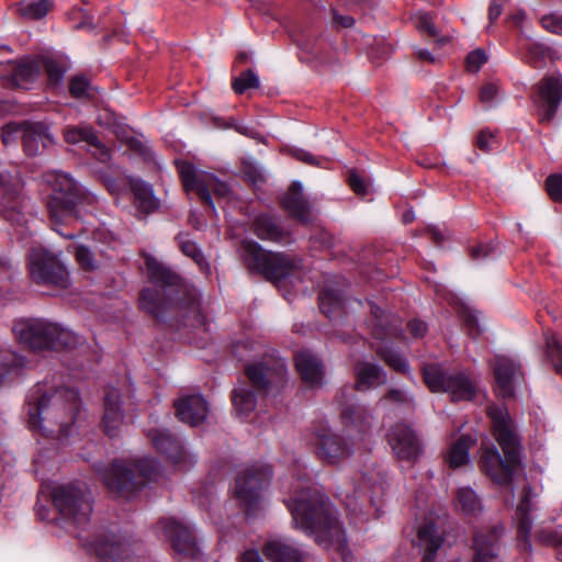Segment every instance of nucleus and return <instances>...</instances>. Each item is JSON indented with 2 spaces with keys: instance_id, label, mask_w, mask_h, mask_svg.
<instances>
[{
  "instance_id": "1",
  "label": "nucleus",
  "mask_w": 562,
  "mask_h": 562,
  "mask_svg": "<svg viewBox=\"0 0 562 562\" xmlns=\"http://www.w3.org/2000/svg\"><path fill=\"white\" fill-rule=\"evenodd\" d=\"M286 505L296 529L315 537L319 544L340 551L346 560L345 531L337 519L336 510L319 488L299 480Z\"/></svg>"
},
{
  "instance_id": "2",
  "label": "nucleus",
  "mask_w": 562,
  "mask_h": 562,
  "mask_svg": "<svg viewBox=\"0 0 562 562\" xmlns=\"http://www.w3.org/2000/svg\"><path fill=\"white\" fill-rule=\"evenodd\" d=\"M25 407L31 430L66 438L72 432L80 401L72 389L37 384L30 391Z\"/></svg>"
},
{
  "instance_id": "3",
  "label": "nucleus",
  "mask_w": 562,
  "mask_h": 562,
  "mask_svg": "<svg viewBox=\"0 0 562 562\" xmlns=\"http://www.w3.org/2000/svg\"><path fill=\"white\" fill-rule=\"evenodd\" d=\"M487 413L504 458L495 446L483 447L480 467L494 483L499 486H508L521 467L520 443L513 420L505 407L490 406Z\"/></svg>"
},
{
  "instance_id": "4",
  "label": "nucleus",
  "mask_w": 562,
  "mask_h": 562,
  "mask_svg": "<svg viewBox=\"0 0 562 562\" xmlns=\"http://www.w3.org/2000/svg\"><path fill=\"white\" fill-rule=\"evenodd\" d=\"M341 422L345 431L339 434L328 425L316 426L312 431V443L318 459L329 465H338L349 459L355 451V440L350 432L352 429L364 434L370 427V416L366 408L359 405H349L341 411Z\"/></svg>"
},
{
  "instance_id": "5",
  "label": "nucleus",
  "mask_w": 562,
  "mask_h": 562,
  "mask_svg": "<svg viewBox=\"0 0 562 562\" xmlns=\"http://www.w3.org/2000/svg\"><path fill=\"white\" fill-rule=\"evenodd\" d=\"M93 470L101 476L109 491L128 497L146 481L157 479L159 463L154 458H144L137 464L123 461H113L108 465L95 463Z\"/></svg>"
},
{
  "instance_id": "6",
  "label": "nucleus",
  "mask_w": 562,
  "mask_h": 562,
  "mask_svg": "<svg viewBox=\"0 0 562 562\" xmlns=\"http://www.w3.org/2000/svg\"><path fill=\"white\" fill-rule=\"evenodd\" d=\"M40 495H47L56 509L60 522L67 527L85 528L90 521L92 503L86 488L68 483H45Z\"/></svg>"
},
{
  "instance_id": "7",
  "label": "nucleus",
  "mask_w": 562,
  "mask_h": 562,
  "mask_svg": "<svg viewBox=\"0 0 562 562\" xmlns=\"http://www.w3.org/2000/svg\"><path fill=\"white\" fill-rule=\"evenodd\" d=\"M13 331L20 342L33 350L72 349L83 341L68 328L41 318L18 321Z\"/></svg>"
},
{
  "instance_id": "8",
  "label": "nucleus",
  "mask_w": 562,
  "mask_h": 562,
  "mask_svg": "<svg viewBox=\"0 0 562 562\" xmlns=\"http://www.w3.org/2000/svg\"><path fill=\"white\" fill-rule=\"evenodd\" d=\"M46 182L52 187V194L48 202L53 228L65 238L72 239L76 233H64L58 225H72L79 220L78 205L81 201L78 184L66 173L54 172L47 175Z\"/></svg>"
},
{
  "instance_id": "9",
  "label": "nucleus",
  "mask_w": 562,
  "mask_h": 562,
  "mask_svg": "<svg viewBox=\"0 0 562 562\" xmlns=\"http://www.w3.org/2000/svg\"><path fill=\"white\" fill-rule=\"evenodd\" d=\"M247 267L266 279L280 282L291 276L301 266V260L282 252L266 251L251 240H244L240 247Z\"/></svg>"
},
{
  "instance_id": "10",
  "label": "nucleus",
  "mask_w": 562,
  "mask_h": 562,
  "mask_svg": "<svg viewBox=\"0 0 562 562\" xmlns=\"http://www.w3.org/2000/svg\"><path fill=\"white\" fill-rule=\"evenodd\" d=\"M424 380L430 391L446 392L454 402L471 401L480 391L476 382L464 372L448 374L436 366L424 369Z\"/></svg>"
},
{
  "instance_id": "11",
  "label": "nucleus",
  "mask_w": 562,
  "mask_h": 562,
  "mask_svg": "<svg viewBox=\"0 0 562 562\" xmlns=\"http://www.w3.org/2000/svg\"><path fill=\"white\" fill-rule=\"evenodd\" d=\"M178 170L188 193L194 192L205 204L215 211L212 194L217 199L229 195V188L220 181L213 173L196 169L192 164L182 161L178 164Z\"/></svg>"
},
{
  "instance_id": "12",
  "label": "nucleus",
  "mask_w": 562,
  "mask_h": 562,
  "mask_svg": "<svg viewBox=\"0 0 562 562\" xmlns=\"http://www.w3.org/2000/svg\"><path fill=\"white\" fill-rule=\"evenodd\" d=\"M27 266L30 277L36 284L68 286V271L56 254L45 248H33Z\"/></svg>"
},
{
  "instance_id": "13",
  "label": "nucleus",
  "mask_w": 562,
  "mask_h": 562,
  "mask_svg": "<svg viewBox=\"0 0 562 562\" xmlns=\"http://www.w3.org/2000/svg\"><path fill=\"white\" fill-rule=\"evenodd\" d=\"M270 480L268 469H246L238 473L235 483V497L250 514L259 506L261 491Z\"/></svg>"
},
{
  "instance_id": "14",
  "label": "nucleus",
  "mask_w": 562,
  "mask_h": 562,
  "mask_svg": "<svg viewBox=\"0 0 562 562\" xmlns=\"http://www.w3.org/2000/svg\"><path fill=\"white\" fill-rule=\"evenodd\" d=\"M26 201L22 194V181L16 176L0 173V213L14 225L25 220Z\"/></svg>"
},
{
  "instance_id": "15",
  "label": "nucleus",
  "mask_w": 562,
  "mask_h": 562,
  "mask_svg": "<svg viewBox=\"0 0 562 562\" xmlns=\"http://www.w3.org/2000/svg\"><path fill=\"white\" fill-rule=\"evenodd\" d=\"M159 526L180 559H187L192 562L198 561L200 550L195 537L188 525L176 518H164L159 521Z\"/></svg>"
},
{
  "instance_id": "16",
  "label": "nucleus",
  "mask_w": 562,
  "mask_h": 562,
  "mask_svg": "<svg viewBox=\"0 0 562 562\" xmlns=\"http://www.w3.org/2000/svg\"><path fill=\"white\" fill-rule=\"evenodd\" d=\"M533 101L539 110L540 121L551 122L562 102V75L553 74L540 80Z\"/></svg>"
},
{
  "instance_id": "17",
  "label": "nucleus",
  "mask_w": 562,
  "mask_h": 562,
  "mask_svg": "<svg viewBox=\"0 0 562 562\" xmlns=\"http://www.w3.org/2000/svg\"><path fill=\"white\" fill-rule=\"evenodd\" d=\"M90 549L104 562H131L132 559L131 541L121 532L98 535Z\"/></svg>"
},
{
  "instance_id": "18",
  "label": "nucleus",
  "mask_w": 562,
  "mask_h": 562,
  "mask_svg": "<svg viewBox=\"0 0 562 562\" xmlns=\"http://www.w3.org/2000/svg\"><path fill=\"white\" fill-rule=\"evenodd\" d=\"M251 385L258 391H267L271 384L283 381L286 366L282 359H267L251 363L245 369Z\"/></svg>"
},
{
  "instance_id": "19",
  "label": "nucleus",
  "mask_w": 562,
  "mask_h": 562,
  "mask_svg": "<svg viewBox=\"0 0 562 562\" xmlns=\"http://www.w3.org/2000/svg\"><path fill=\"white\" fill-rule=\"evenodd\" d=\"M148 436L156 450L165 454L175 465L186 468L193 463L194 457L184 449L178 438L168 431L151 429Z\"/></svg>"
},
{
  "instance_id": "20",
  "label": "nucleus",
  "mask_w": 562,
  "mask_h": 562,
  "mask_svg": "<svg viewBox=\"0 0 562 562\" xmlns=\"http://www.w3.org/2000/svg\"><path fill=\"white\" fill-rule=\"evenodd\" d=\"M42 69L40 60L34 58H23L14 63H10L2 78L4 85L12 88L30 89L37 80Z\"/></svg>"
},
{
  "instance_id": "21",
  "label": "nucleus",
  "mask_w": 562,
  "mask_h": 562,
  "mask_svg": "<svg viewBox=\"0 0 562 562\" xmlns=\"http://www.w3.org/2000/svg\"><path fill=\"white\" fill-rule=\"evenodd\" d=\"M387 440L395 456L412 461L420 453V442L415 432L405 424H396L387 434Z\"/></svg>"
},
{
  "instance_id": "22",
  "label": "nucleus",
  "mask_w": 562,
  "mask_h": 562,
  "mask_svg": "<svg viewBox=\"0 0 562 562\" xmlns=\"http://www.w3.org/2000/svg\"><path fill=\"white\" fill-rule=\"evenodd\" d=\"M176 416L190 426L201 425L207 417L209 404L203 395L182 394L175 401Z\"/></svg>"
},
{
  "instance_id": "23",
  "label": "nucleus",
  "mask_w": 562,
  "mask_h": 562,
  "mask_svg": "<svg viewBox=\"0 0 562 562\" xmlns=\"http://www.w3.org/2000/svg\"><path fill=\"white\" fill-rule=\"evenodd\" d=\"M494 376L496 393L502 397L513 396L515 386L521 378L520 364L507 357H496Z\"/></svg>"
},
{
  "instance_id": "24",
  "label": "nucleus",
  "mask_w": 562,
  "mask_h": 562,
  "mask_svg": "<svg viewBox=\"0 0 562 562\" xmlns=\"http://www.w3.org/2000/svg\"><path fill=\"white\" fill-rule=\"evenodd\" d=\"M503 533L502 526L477 531L473 540V562H497L499 552L498 541Z\"/></svg>"
},
{
  "instance_id": "25",
  "label": "nucleus",
  "mask_w": 562,
  "mask_h": 562,
  "mask_svg": "<svg viewBox=\"0 0 562 562\" xmlns=\"http://www.w3.org/2000/svg\"><path fill=\"white\" fill-rule=\"evenodd\" d=\"M283 209L303 224L314 220L313 209L303 196V188L299 181L291 184L289 192L282 198Z\"/></svg>"
},
{
  "instance_id": "26",
  "label": "nucleus",
  "mask_w": 562,
  "mask_h": 562,
  "mask_svg": "<svg viewBox=\"0 0 562 562\" xmlns=\"http://www.w3.org/2000/svg\"><path fill=\"white\" fill-rule=\"evenodd\" d=\"M121 394L115 387H108L104 395V415L102 425L109 437L117 436L123 424Z\"/></svg>"
},
{
  "instance_id": "27",
  "label": "nucleus",
  "mask_w": 562,
  "mask_h": 562,
  "mask_svg": "<svg viewBox=\"0 0 562 562\" xmlns=\"http://www.w3.org/2000/svg\"><path fill=\"white\" fill-rule=\"evenodd\" d=\"M263 554L271 562H305L306 553L288 539H271L263 546Z\"/></svg>"
},
{
  "instance_id": "28",
  "label": "nucleus",
  "mask_w": 562,
  "mask_h": 562,
  "mask_svg": "<svg viewBox=\"0 0 562 562\" xmlns=\"http://www.w3.org/2000/svg\"><path fill=\"white\" fill-rule=\"evenodd\" d=\"M295 364L306 386L318 387L322 385L324 367L316 355L308 350L299 351L295 356Z\"/></svg>"
},
{
  "instance_id": "29",
  "label": "nucleus",
  "mask_w": 562,
  "mask_h": 562,
  "mask_svg": "<svg viewBox=\"0 0 562 562\" xmlns=\"http://www.w3.org/2000/svg\"><path fill=\"white\" fill-rule=\"evenodd\" d=\"M356 389L367 391L386 382V373L376 363L359 361L355 367Z\"/></svg>"
},
{
  "instance_id": "30",
  "label": "nucleus",
  "mask_w": 562,
  "mask_h": 562,
  "mask_svg": "<svg viewBox=\"0 0 562 562\" xmlns=\"http://www.w3.org/2000/svg\"><path fill=\"white\" fill-rule=\"evenodd\" d=\"M26 367L24 357L11 349L0 350V387L21 376Z\"/></svg>"
},
{
  "instance_id": "31",
  "label": "nucleus",
  "mask_w": 562,
  "mask_h": 562,
  "mask_svg": "<svg viewBox=\"0 0 562 562\" xmlns=\"http://www.w3.org/2000/svg\"><path fill=\"white\" fill-rule=\"evenodd\" d=\"M52 143L53 139L43 124H25L22 144L26 155L35 156Z\"/></svg>"
},
{
  "instance_id": "32",
  "label": "nucleus",
  "mask_w": 562,
  "mask_h": 562,
  "mask_svg": "<svg viewBox=\"0 0 562 562\" xmlns=\"http://www.w3.org/2000/svg\"><path fill=\"white\" fill-rule=\"evenodd\" d=\"M418 547L424 551L423 561L432 562L437 550L442 544V537L432 520H426L418 528Z\"/></svg>"
},
{
  "instance_id": "33",
  "label": "nucleus",
  "mask_w": 562,
  "mask_h": 562,
  "mask_svg": "<svg viewBox=\"0 0 562 562\" xmlns=\"http://www.w3.org/2000/svg\"><path fill=\"white\" fill-rule=\"evenodd\" d=\"M530 509V493L525 490L517 506L518 546L519 549L525 552L531 551V543L528 538L532 527L531 520L528 517Z\"/></svg>"
},
{
  "instance_id": "34",
  "label": "nucleus",
  "mask_w": 562,
  "mask_h": 562,
  "mask_svg": "<svg viewBox=\"0 0 562 562\" xmlns=\"http://www.w3.org/2000/svg\"><path fill=\"white\" fill-rule=\"evenodd\" d=\"M128 189L133 193L135 207L144 214L157 209L158 203L149 184L139 179L130 178Z\"/></svg>"
},
{
  "instance_id": "35",
  "label": "nucleus",
  "mask_w": 562,
  "mask_h": 562,
  "mask_svg": "<svg viewBox=\"0 0 562 562\" xmlns=\"http://www.w3.org/2000/svg\"><path fill=\"white\" fill-rule=\"evenodd\" d=\"M145 266L148 278L155 285L171 288L178 284L179 277L154 257L146 256Z\"/></svg>"
},
{
  "instance_id": "36",
  "label": "nucleus",
  "mask_w": 562,
  "mask_h": 562,
  "mask_svg": "<svg viewBox=\"0 0 562 562\" xmlns=\"http://www.w3.org/2000/svg\"><path fill=\"white\" fill-rule=\"evenodd\" d=\"M474 442L471 436L463 435L450 446L446 454V461L450 468L457 469L470 462L469 451Z\"/></svg>"
},
{
  "instance_id": "37",
  "label": "nucleus",
  "mask_w": 562,
  "mask_h": 562,
  "mask_svg": "<svg viewBox=\"0 0 562 562\" xmlns=\"http://www.w3.org/2000/svg\"><path fill=\"white\" fill-rule=\"evenodd\" d=\"M139 304L143 310L153 316L160 317L162 312L169 310L173 302L165 300L158 289L148 288L140 292Z\"/></svg>"
},
{
  "instance_id": "38",
  "label": "nucleus",
  "mask_w": 562,
  "mask_h": 562,
  "mask_svg": "<svg viewBox=\"0 0 562 562\" xmlns=\"http://www.w3.org/2000/svg\"><path fill=\"white\" fill-rule=\"evenodd\" d=\"M454 505L458 510L468 516H475L483 508L481 498L469 486H461L457 490Z\"/></svg>"
},
{
  "instance_id": "39",
  "label": "nucleus",
  "mask_w": 562,
  "mask_h": 562,
  "mask_svg": "<svg viewBox=\"0 0 562 562\" xmlns=\"http://www.w3.org/2000/svg\"><path fill=\"white\" fill-rule=\"evenodd\" d=\"M254 229L259 238L272 241L279 240L283 235V232L276 223V220L266 214L259 215L255 220Z\"/></svg>"
},
{
  "instance_id": "40",
  "label": "nucleus",
  "mask_w": 562,
  "mask_h": 562,
  "mask_svg": "<svg viewBox=\"0 0 562 562\" xmlns=\"http://www.w3.org/2000/svg\"><path fill=\"white\" fill-rule=\"evenodd\" d=\"M256 396L247 386L234 390L233 404L238 415L247 417L256 408Z\"/></svg>"
},
{
  "instance_id": "41",
  "label": "nucleus",
  "mask_w": 562,
  "mask_h": 562,
  "mask_svg": "<svg viewBox=\"0 0 562 562\" xmlns=\"http://www.w3.org/2000/svg\"><path fill=\"white\" fill-rule=\"evenodd\" d=\"M319 307L325 315L331 317L342 307L341 292L330 288H325L319 294Z\"/></svg>"
},
{
  "instance_id": "42",
  "label": "nucleus",
  "mask_w": 562,
  "mask_h": 562,
  "mask_svg": "<svg viewBox=\"0 0 562 562\" xmlns=\"http://www.w3.org/2000/svg\"><path fill=\"white\" fill-rule=\"evenodd\" d=\"M449 300H451L452 304L457 305V312L463 319L464 324L468 326L470 334L473 336L480 334L481 329L479 324L477 312L470 307L468 304L461 302L454 295H451Z\"/></svg>"
},
{
  "instance_id": "43",
  "label": "nucleus",
  "mask_w": 562,
  "mask_h": 562,
  "mask_svg": "<svg viewBox=\"0 0 562 562\" xmlns=\"http://www.w3.org/2000/svg\"><path fill=\"white\" fill-rule=\"evenodd\" d=\"M376 352L393 370L402 373L408 372L409 366L406 359L386 344L378 346Z\"/></svg>"
},
{
  "instance_id": "44",
  "label": "nucleus",
  "mask_w": 562,
  "mask_h": 562,
  "mask_svg": "<svg viewBox=\"0 0 562 562\" xmlns=\"http://www.w3.org/2000/svg\"><path fill=\"white\" fill-rule=\"evenodd\" d=\"M52 0H38L33 2H22L19 4V13L30 20H38L50 10Z\"/></svg>"
},
{
  "instance_id": "45",
  "label": "nucleus",
  "mask_w": 562,
  "mask_h": 562,
  "mask_svg": "<svg viewBox=\"0 0 562 562\" xmlns=\"http://www.w3.org/2000/svg\"><path fill=\"white\" fill-rule=\"evenodd\" d=\"M371 315L374 322L373 335L376 336V338L383 339L384 337L392 336L396 331V328L389 325V319L380 307L371 305Z\"/></svg>"
},
{
  "instance_id": "46",
  "label": "nucleus",
  "mask_w": 562,
  "mask_h": 562,
  "mask_svg": "<svg viewBox=\"0 0 562 562\" xmlns=\"http://www.w3.org/2000/svg\"><path fill=\"white\" fill-rule=\"evenodd\" d=\"M65 140L69 144H77L80 142L90 144L95 140V134L91 127L88 126H68L64 132Z\"/></svg>"
},
{
  "instance_id": "47",
  "label": "nucleus",
  "mask_w": 562,
  "mask_h": 562,
  "mask_svg": "<svg viewBox=\"0 0 562 562\" xmlns=\"http://www.w3.org/2000/svg\"><path fill=\"white\" fill-rule=\"evenodd\" d=\"M547 356L551 361L554 371L562 374V346L555 335L547 336L546 338Z\"/></svg>"
},
{
  "instance_id": "48",
  "label": "nucleus",
  "mask_w": 562,
  "mask_h": 562,
  "mask_svg": "<svg viewBox=\"0 0 562 562\" xmlns=\"http://www.w3.org/2000/svg\"><path fill=\"white\" fill-rule=\"evenodd\" d=\"M186 325L190 324V326L196 328L205 326V317L201 314L200 303L195 295L190 294L188 306L186 307Z\"/></svg>"
},
{
  "instance_id": "49",
  "label": "nucleus",
  "mask_w": 562,
  "mask_h": 562,
  "mask_svg": "<svg viewBox=\"0 0 562 562\" xmlns=\"http://www.w3.org/2000/svg\"><path fill=\"white\" fill-rule=\"evenodd\" d=\"M385 406L411 407L413 404L412 395L402 389H391L382 398Z\"/></svg>"
},
{
  "instance_id": "50",
  "label": "nucleus",
  "mask_w": 562,
  "mask_h": 562,
  "mask_svg": "<svg viewBox=\"0 0 562 562\" xmlns=\"http://www.w3.org/2000/svg\"><path fill=\"white\" fill-rule=\"evenodd\" d=\"M258 87L259 78L251 69L241 72L240 76L233 81V89L238 94L244 93L247 89Z\"/></svg>"
},
{
  "instance_id": "51",
  "label": "nucleus",
  "mask_w": 562,
  "mask_h": 562,
  "mask_svg": "<svg viewBox=\"0 0 562 562\" xmlns=\"http://www.w3.org/2000/svg\"><path fill=\"white\" fill-rule=\"evenodd\" d=\"M69 91L75 98H90L92 97L93 88L85 76H75L70 80Z\"/></svg>"
},
{
  "instance_id": "52",
  "label": "nucleus",
  "mask_w": 562,
  "mask_h": 562,
  "mask_svg": "<svg viewBox=\"0 0 562 562\" xmlns=\"http://www.w3.org/2000/svg\"><path fill=\"white\" fill-rule=\"evenodd\" d=\"M537 537L540 541L547 544L558 547V559L562 562V527H558L550 531H538Z\"/></svg>"
},
{
  "instance_id": "53",
  "label": "nucleus",
  "mask_w": 562,
  "mask_h": 562,
  "mask_svg": "<svg viewBox=\"0 0 562 562\" xmlns=\"http://www.w3.org/2000/svg\"><path fill=\"white\" fill-rule=\"evenodd\" d=\"M25 124L8 123L2 127L1 139L4 146H10L16 143L18 138L23 139V130Z\"/></svg>"
},
{
  "instance_id": "54",
  "label": "nucleus",
  "mask_w": 562,
  "mask_h": 562,
  "mask_svg": "<svg viewBox=\"0 0 562 562\" xmlns=\"http://www.w3.org/2000/svg\"><path fill=\"white\" fill-rule=\"evenodd\" d=\"M522 46L526 49V60L533 65L535 67L540 66V61L543 59L546 55V49L542 45H539L533 42L526 41Z\"/></svg>"
},
{
  "instance_id": "55",
  "label": "nucleus",
  "mask_w": 562,
  "mask_h": 562,
  "mask_svg": "<svg viewBox=\"0 0 562 562\" xmlns=\"http://www.w3.org/2000/svg\"><path fill=\"white\" fill-rule=\"evenodd\" d=\"M415 26L423 33H427L431 37L438 36V31L432 23V16L427 13L419 11L414 16Z\"/></svg>"
},
{
  "instance_id": "56",
  "label": "nucleus",
  "mask_w": 562,
  "mask_h": 562,
  "mask_svg": "<svg viewBox=\"0 0 562 562\" xmlns=\"http://www.w3.org/2000/svg\"><path fill=\"white\" fill-rule=\"evenodd\" d=\"M549 196L555 202H562V175H551L546 180Z\"/></svg>"
},
{
  "instance_id": "57",
  "label": "nucleus",
  "mask_w": 562,
  "mask_h": 562,
  "mask_svg": "<svg viewBox=\"0 0 562 562\" xmlns=\"http://www.w3.org/2000/svg\"><path fill=\"white\" fill-rule=\"evenodd\" d=\"M178 243L181 251L188 256L191 257L196 263L201 265L203 261V257L198 249L194 241L190 240L187 236L180 235L178 237Z\"/></svg>"
},
{
  "instance_id": "58",
  "label": "nucleus",
  "mask_w": 562,
  "mask_h": 562,
  "mask_svg": "<svg viewBox=\"0 0 562 562\" xmlns=\"http://www.w3.org/2000/svg\"><path fill=\"white\" fill-rule=\"evenodd\" d=\"M43 67L47 74L49 82L56 85L63 79L65 69L56 60L50 59V58L44 59Z\"/></svg>"
},
{
  "instance_id": "59",
  "label": "nucleus",
  "mask_w": 562,
  "mask_h": 562,
  "mask_svg": "<svg viewBox=\"0 0 562 562\" xmlns=\"http://www.w3.org/2000/svg\"><path fill=\"white\" fill-rule=\"evenodd\" d=\"M486 61V53L483 49H475L467 56L465 66L469 71L476 72Z\"/></svg>"
},
{
  "instance_id": "60",
  "label": "nucleus",
  "mask_w": 562,
  "mask_h": 562,
  "mask_svg": "<svg viewBox=\"0 0 562 562\" xmlns=\"http://www.w3.org/2000/svg\"><path fill=\"white\" fill-rule=\"evenodd\" d=\"M541 25L547 31L562 35V14L551 13L541 18Z\"/></svg>"
},
{
  "instance_id": "61",
  "label": "nucleus",
  "mask_w": 562,
  "mask_h": 562,
  "mask_svg": "<svg viewBox=\"0 0 562 562\" xmlns=\"http://www.w3.org/2000/svg\"><path fill=\"white\" fill-rule=\"evenodd\" d=\"M499 95V89L494 83H486L482 87L480 91V100L482 103H485L487 106L493 105Z\"/></svg>"
},
{
  "instance_id": "62",
  "label": "nucleus",
  "mask_w": 562,
  "mask_h": 562,
  "mask_svg": "<svg viewBox=\"0 0 562 562\" xmlns=\"http://www.w3.org/2000/svg\"><path fill=\"white\" fill-rule=\"evenodd\" d=\"M291 154L297 160H301L311 166L324 167V162L327 161L326 159L318 158V157L314 156L313 154H311L304 149H301V148H294L293 150H291Z\"/></svg>"
},
{
  "instance_id": "63",
  "label": "nucleus",
  "mask_w": 562,
  "mask_h": 562,
  "mask_svg": "<svg viewBox=\"0 0 562 562\" xmlns=\"http://www.w3.org/2000/svg\"><path fill=\"white\" fill-rule=\"evenodd\" d=\"M75 255L79 265L86 270L94 269V259L92 252L85 246H78Z\"/></svg>"
},
{
  "instance_id": "64",
  "label": "nucleus",
  "mask_w": 562,
  "mask_h": 562,
  "mask_svg": "<svg viewBox=\"0 0 562 562\" xmlns=\"http://www.w3.org/2000/svg\"><path fill=\"white\" fill-rule=\"evenodd\" d=\"M348 182L355 193L359 195H366L368 193V183L355 170L349 172Z\"/></svg>"
}]
</instances>
